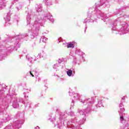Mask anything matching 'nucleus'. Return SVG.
<instances>
[{
  "instance_id": "ea45409f",
  "label": "nucleus",
  "mask_w": 129,
  "mask_h": 129,
  "mask_svg": "<svg viewBox=\"0 0 129 129\" xmlns=\"http://www.w3.org/2000/svg\"><path fill=\"white\" fill-rule=\"evenodd\" d=\"M71 115H72V116L74 115V113L73 112H71Z\"/></svg>"
},
{
  "instance_id": "b1692460",
  "label": "nucleus",
  "mask_w": 129,
  "mask_h": 129,
  "mask_svg": "<svg viewBox=\"0 0 129 129\" xmlns=\"http://www.w3.org/2000/svg\"><path fill=\"white\" fill-rule=\"evenodd\" d=\"M125 9V8H121L118 9V10H116V11L115 12V15H118V14H120V15L121 14V12H122V10H124Z\"/></svg>"
},
{
  "instance_id": "7ed1b4c3",
  "label": "nucleus",
  "mask_w": 129,
  "mask_h": 129,
  "mask_svg": "<svg viewBox=\"0 0 129 129\" xmlns=\"http://www.w3.org/2000/svg\"><path fill=\"white\" fill-rule=\"evenodd\" d=\"M100 4L96 3L95 4V10L92 11L91 13H89L88 15V18L90 19V21H88L87 19H86L84 23H87L88 22L93 23V22L97 20V18L100 19V18H106L107 19V18H108L107 15L105 16L104 13H103L100 10L97 9L98 8H99V7H101L103 5H105L106 7V6H108V1L107 0H100Z\"/></svg>"
},
{
  "instance_id": "a211bd4d",
  "label": "nucleus",
  "mask_w": 129,
  "mask_h": 129,
  "mask_svg": "<svg viewBox=\"0 0 129 129\" xmlns=\"http://www.w3.org/2000/svg\"><path fill=\"white\" fill-rule=\"evenodd\" d=\"M36 12H37V13H40V12H42V5L40 4L37 7H36Z\"/></svg>"
},
{
  "instance_id": "f257e3e1",
  "label": "nucleus",
  "mask_w": 129,
  "mask_h": 129,
  "mask_svg": "<svg viewBox=\"0 0 129 129\" xmlns=\"http://www.w3.org/2000/svg\"><path fill=\"white\" fill-rule=\"evenodd\" d=\"M49 20L51 23H54V19L52 17V15L50 13L45 15L42 17V19H40V16L34 22V24H31V16L29 14L27 17V29L29 32L33 33L35 36L38 35V32L40 30V26H42V24H44L46 21Z\"/></svg>"
},
{
  "instance_id": "c756f323",
  "label": "nucleus",
  "mask_w": 129,
  "mask_h": 129,
  "mask_svg": "<svg viewBox=\"0 0 129 129\" xmlns=\"http://www.w3.org/2000/svg\"><path fill=\"white\" fill-rule=\"evenodd\" d=\"M76 54H79V55H80L81 54H83V52L80 50H77L76 51Z\"/></svg>"
},
{
  "instance_id": "4468645a",
  "label": "nucleus",
  "mask_w": 129,
  "mask_h": 129,
  "mask_svg": "<svg viewBox=\"0 0 129 129\" xmlns=\"http://www.w3.org/2000/svg\"><path fill=\"white\" fill-rule=\"evenodd\" d=\"M4 1L6 0H0V10H3L5 7L6 4H5Z\"/></svg>"
},
{
  "instance_id": "393cba45",
  "label": "nucleus",
  "mask_w": 129,
  "mask_h": 129,
  "mask_svg": "<svg viewBox=\"0 0 129 129\" xmlns=\"http://www.w3.org/2000/svg\"><path fill=\"white\" fill-rule=\"evenodd\" d=\"M47 40H48V38H47L45 36H42L40 39V42H43V43H46V42H47Z\"/></svg>"
},
{
  "instance_id": "dca6fc26",
  "label": "nucleus",
  "mask_w": 129,
  "mask_h": 129,
  "mask_svg": "<svg viewBox=\"0 0 129 129\" xmlns=\"http://www.w3.org/2000/svg\"><path fill=\"white\" fill-rule=\"evenodd\" d=\"M22 8H23V4L22 3L18 4L16 6V10L17 12H19V11H20V10H22Z\"/></svg>"
},
{
  "instance_id": "423d86ee",
  "label": "nucleus",
  "mask_w": 129,
  "mask_h": 129,
  "mask_svg": "<svg viewBox=\"0 0 129 129\" xmlns=\"http://www.w3.org/2000/svg\"><path fill=\"white\" fill-rule=\"evenodd\" d=\"M120 25H121L122 27L119 30V34L120 35H123L124 34H126V33H128L129 32L128 24L125 22H121L120 23Z\"/></svg>"
},
{
  "instance_id": "4c0bfd02",
  "label": "nucleus",
  "mask_w": 129,
  "mask_h": 129,
  "mask_svg": "<svg viewBox=\"0 0 129 129\" xmlns=\"http://www.w3.org/2000/svg\"><path fill=\"white\" fill-rule=\"evenodd\" d=\"M27 106H28V107H29V108L31 107V105H30V104L29 102L27 103Z\"/></svg>"
},
{
  "instance_id": "09e8293b",
  "label": "nucleus",
  "mask_w": 129,
  "mask_h": 129,
  "mask_svg": "<svg viewBox=\"0 0 129 129\" xmlns=\"http://www.w3.org/2000/svg\"><path fill=\"white\" fill-rule=\"evenodd\" d=\"M48 119H50V118H49Z\"/></svg>"
},
{
  "instance_id": "a18cd8bd",
  "label": "nucleus",
  "mask_w": 129,
  "mask_h": 129,
  "mask_svg": "<svg viewBox=\"0 0 129 129\" xmlns=\"http://www.w3.org/2000/svg\"><path fill=\"white\" fill-rule=\"evenodd\" d=\"M86 29H87V27H86V28L85 29V32H86Z\"/></svg>"
},
{
  "instance_id": "9d476101",
  "label": "nucleus",
  "mask_w": 129,
  "mask_h": 129,
  "mask_svg": "<svg viewBox=\"0 0 129 129\" xmlns=\"http://www.w3.org/2000/svg\"><path fill=\"white\" fill-rule=\"evenodd\" d=\"M19 102H23V98H16L14 100L13 103V106L14 108H18V107H19Z\"/></svg>"
},
{
  "instance_id": "8fccbe9b",
  "label": "nucleus",
  "mask_w": 129,
  "mask_h": 129,
  "mask_svg": "<svg viewBox=\"0 0 129 129\" xmlns=\"http://www.w3.org/2000/svg\"><path fill=\"white\" fill-rule=\"evenodd\" d=\"M16 2L18 1V0H15Z\"/></svg>"
},
{
  "instance_id": "c85d7f7f",
  "label": "nucleus",
  "mask_w": 129,
  "mask_h": 129,
  "mask_svg": "<svg viewBox=\"0 0 129 129\" xmlns=\"http://www.w3.org/2000/svg\"><path fill=\"white\" fill-rule=\"evenodd\" d=\"M57 62L58 63H59V64H60L62 62H64V58L62 57V58H59L58 60H57Z\"/></svg>"
},
{
  "instance_id": "49530a36",
  "label": "nucleus",
  "mask_w": 129,
  "mask_h": 129,
  "mask_svg": "<svg viewBox=\"0 0 129 129\" xmlns=\"http://www.w3.org/2000/svg\"><path fill=\"white\" fill-rule=\"evenodd\" d=\"M103 20L104 21V22H105V20L104 19H103Z\"/></svg>"
},
{
  "instance_id": "e433bc0d",
  "label": "nucleus",
  "mask_w": 129,
  "mask_h": 129,
  "mask_svg": "<svg viewBox=\"0 0 129 129\" xmlns=\"http://www.w3.org/2000/svg\"><path fill=\"white\" fill-rule=\"evenodd\" d=\"M30 35H31V39H34V38H35V36H34V35H32L31 34H30Z\"/></svg>"
},
{
  "instance_id": "79ce46f5",
  "label": "nucleus",
  "mask_w": 129,
  "mask_h": 129,
  "mask_svg": "<svg viewBox=\"0 0 129 129\" xmlns=\"http://www.w3.org/2000/svg\"><path fill=\"white\" fill-rule=\"evenodd\" d=\"M62 80H63V79H62V78H60V79H59V81H62Z\"/></svg>"
},
{
  "instance_id": "9b49d317",
  "label": "nucleus",
  "mask_w": 129,
  "mask_h": 129,
  "mask_svg": "<svg viewBox=\"0 0 129 129\" xmlns=\"http://www.w3.org/2000/svg\"><path fill=\"white\" fill-rule=\"evenodd\" d=\"M7 105V102H6V101L3 100L2 101V103L0 104V114L1 113H2V112H3V111H4V109H5V106ZM1 109H2V110L1 111L2 112H1Z\"/></svg>"
},
{
  "instance_id": "cd10ccee",
  "label": "nucleus",
  "mask_w": 129,
  "mask_h": 129,
  "mask_svg": "<svg viewBox=\"0 0 129 129\" xmlns=\"http://www.w3.org/2000/svg\"><path fill=\"white\" fill-rule=\"evenodd\" d=\"M101 106H102V101L100 100L98 101V103L96 105V107H101Z\"/></svg>"
},
{
  "instance_id": "2f4dec72",
  "label": "nucleus",
  "mask_w": 129,
  "mask_h": 129,
  "mask_svg": "<svg viewBox=\"0 0 129 129\" xmlns=\"http://www.w3.org/2000/svg\"><path fill=\"white\" fill-rule=\"evenodd\" d=\"M8 51H12V50H14V48H11V47H9L8 48Z\"/></svg>"
},
{
  "instance_id": "412c9836",
  "label": "nucleus",
  "mask_w": 129,
  "mask_h": 129,
  "mask_svg": "<svg viewBox=\"0 0 129 129\" xmlns=\"http://www.w3.org/2000/svg\"><path fill=\"white\" fill-rule=\"evenodd\" d=\"M60 63H59L58 62L54 64L53 69H55L56 71H57V70L60 69Z\"/></svg>"
},
{
  "instance_id": "37998d69",
  "label": "nucleus",
  "mask_w": 129,
  "mask_h": 129,
  "mask_svg": "<svg viewBox=\"0 0 129 129\" xmlns=\"http://www.w3.org/2000/svg\"><path fill=\"white\" fill-rule=\"evenodd\" d=\"M25 98H28V96L25 95Z\"/></svg>"
},
{
  "instance_id": "5701e85b",
  "label": "nucleus",
  "mask_w": 129,
  "mask_h": 129,
  "mask_svg": "<svg viewBox=\"0 0 129 129\" xmlns=\"http://www.w3.org/2000/svg\"><path fill=\"white\" fill-rule=\"evenodd\" d=\"M67 74L68 76H69V77H73V76H74V75H73V74L72 73V71L71 70H69L67 72Z\"/></svg>"
},
{
  "instance_id": "4be33fe9",
  "label": "nucleus",
  "mask_w": 129,
  "mask_h": 129,
  "mask_svg": "<svg viewBox=\"0 0 129 129\" xmlns=\"http://www.w3.org/2000/svg\"><path fill=\"white\" fill-rule=\"evenodd\" d=\"M44 3L47 5V6H51L52 5V2L53 0H43Z\"/></svg>"
},
{
  "instance_id": "a19ab883",
  "label": "nucleus",
  "mask_w": 129,
  "mask_h": 129,
  "mask_svg": "<svg viewBox=\"0 0 129 129\" xmlns=\"http://www.w3.org/2000/svg\"><path fill=\"white\" fill-rule=\"evenodd\" d=\"M35 129H40V127H39V126H36V127H35Z\"/></svg>"
},
{
  "instance_id": "bb28decb",
  "label": "nucleus",
  "mask_w": 129,
  "mask_h": 129,
  "mask_svg": "<svg viewBox=\"0 0 129 129\" xmlns=\"http://www.w3.org/2000/svg\"><path fill=\"white\" fill-rule=\"evenodd\" d=\"M66 114H65V113L60 114L59 119L63 120V118H65V117H66Z\"/></svg>"
},
{
  "instance_id": "c9c22d12",
  "label": "nucleus",
  "mask_w": 129,
  "mask_h": 129,
  "mask_svg": "<svg viewBox=\"0 0 129 129\" xmlns=\"http://www.w3.org/2000/svg\"><path fill=\"white\" fill-rule=\"evenodd\" d=\"M116 28H115V27H113L112 28V31H116Z\"/></svg>"
},
{
  "instance_id": "aec40b11",
  "label": "nucleus",
  "mask_w": 129,
  "mask_h": 129,
  "mask_svg": "<svg viewBox=\"0 0 129 129\" xmlns=\"http://www.w3.org/2000/svg\"><path fill=\"white\" fill-rule=\"evenodd\" d=\"M32 73H35L34 76L36 77V80L38 81H40V80H41V78L38 77L39 76V73L37 71L35 70V72H33Z\"/></svg>"
},
{
  "instance_id": "39448f33",
  "label": "nucleus",
  "mask_w": 129,
  "mask_h": 129,
  "mask_svg": "<svg viewBox=\"0 0 129 129\" xmlns=\"http://www.w3.org/2000/svg\"><path fill=\"white\" fill-rule=\"evenodd\" d=\"M46 56V54L44 51H42L41 52H40L38 55L36 56L35 55L32 56V57H29V55H26V57L27 60L30 62V63H32L33 61H37V60L40 59L41 57L42 58L45 57Z\"/></svg>"
},
{
  "instance_id": "0eeeda50",
  "label": "nucleus",
  "mask_w": 129,
  "mask_h": 129,
  "mask_svg": "<svg viewBox=\"0 0 129 129\" xmlns=\"http://www.w3.org/2000/svg\"><path fill=\"white\" fill-rule=\"evenodd\" d=\"M1 117V121H0V127H2L3 125H4V123H6L8 122V121H10V120L11 119V116L9 115L3 114V117L0 115Z\"/></svg>"
},
{
  "instance_id": "f8f14e48",
  "label": "nucleus",
  "mask_w": 129,
  "mask_h": 129,
  "mask_svg": "<svg viewBox=\"0 0 129 129\" xmlns=\"http://www.w3.org/2000/svg\"><path fill=\"white\" fill-rule=\"evenodd\" d=\"M4 48L3 46L0 47V61L2 60L3 58V56H4V54H5V50L3 49Z\"/></svg>"
},
{
  "instance_id": "20e7f679",
  "label": "nucleus",
  "mask_w": 129,
  "mask_h": 129,
  "mask_svg": "<svg viewBox=\"0 0 129 129\" xmlns=\"http://www.w3.org/2000/svg\"><path fill=\"white\" fill-rule=\"evenodd\" d=\"M28 34H24L17 35L14 38H13V40L14 41V49L15 50H18V48H20V43H19L20 41V39H24L25 37H28Z\"/></svg>"
},
{
  "instance_id": "58836bf2",
  "label": "nucleus",
  "mask_w": 129,
  "mask_h": 129,
  "mask_svg": "<svg viewBox=\"0 0 129 129\" xmlns=\"http://www.w3.org/2000/svg\"><path fill=\"white\" fill-rule=\"evenodd\" d=\"M72 104H71V106H73V105H74V100H72Z\"/></svg>"
},
{
  "instance_id": "6ab92c4d",
  "label": "nucleus",
  "mask_w": 129,
  "mask_h": 129,
  "mask_svg": "<svg viewBox=\"0 0 129 129\" xmlns=\"http://www.w3.org/2000/svg\"><path fill=\"white\" fill-rule=\"evenodd\" d=\"M75 42H70V43H66L67 48H74V43Z\"/></svg>"
},
{
  "instance_id": "1a4fd4ad",
  "label": "nucleus",
  "mask_w": 129,
  "mask_h": 129,
  "mask_svg": "<svg viewBox=\"0 0 129 129\" xmlns=\"http://www.w3.org/2000/svg\"><path fill=\"white\" fill-rule=\"evenodd\" d=\"M75 119H73L67 122V126L68 129H77V126H75Z\"/></svg>"
},
{
  "instance_id": "c03bdc74",
  "label": "nucleus",
  "mask_w": 129,
  "mask_h": 129,
  "mask_svg": "<svg viewBox=\"0 0 129 129\" xmlns=\"http://www.w3.org/2000/svg\"><path fill=\"white\" fill-rule=\"evenodd\" d=\"M70 95H71V96L72 95V93L70 92Z\"/></svg>"
},
{
  "instance_id": "f3484780",
  "label": "nucleus",
  "mask_w": 129,
  "mask_h": 129,
  "mask_svg": "<svg viewBox=\"0 0 129 129\" xmlns=\"http://www.w3.org/2000/svg\"><path fill=\"white\" fill-rule=\"evenodd\" d=\"M124 17V16H123V17H121L120 18H118L117 19L115 20L113 23V25H114V27H115V26H116L117 24L119 23V21L121 20V19H122V18H123Z\"/></svg>"
},
{
  "instance_id": "473e14b6",
  "label": "nucleus",
  "mask_w": 129,
  "mask_h": 129,
  "mask_svg": "<svg viewBox=\"0 0 129 129\" xmlns=\"http://www.w3.org/2000/svg\"><path fill=\"white\" fill-rule=\"evenodd\" d=\"M0 93H1V94H4V93H5V91H4V90H1L0 91Z\"/></svg>"
},
{
  "instance_id": "6e6552de",
  "label": "nucleus",
  "mask_w": 129,
  "mask_h": 129,
  "mask_svg": "<svg viewBox=\"0 0 129 129\" xmlns=\"http://www.w3.org/2000/svg\"><path fill=\"white\" fill-rule=\"evenodd\" d=\"M120 110L119 111V113L120 115V120L121 123H123L124 122V118H123V112H124V108L123 107V105L122 103H120L119 105Z\"/></svg>"
},
{
  "instance_id": "ddd939ff",
  "label": "nucleus",
  "mask_w": 129,
  "mask_h": 129,
  "mask_svg": "<svg viewBox=\"0 0 129 129\" xmlns=\"http://www.w3.org/2000/svg\"><path fill=\"white\" fill-rule=\"evenodd\" d=\"M4 20H5L6 22V26H7V23H8V22H10V21H11V17L10 16V15L7 14L6 16H5L4 17Z\"/></svg>"
},
{
  "instance_id": "72a5a7b5",
  "label": "nucleus",
  "mask_w": 129,
  "mask_h": 129,
  "mask_svg": "<svg viewBox=\"0 0 129 129\" xmlns=\"http://www.w3.org/2000/svg\"><path fill=\"white\" fill-rule=\"evenodd\" d=\"M73 63H74V64H76V63H77V60H76V58H75L74 59Z\"/></svg>"
},
{
  "instance_id": "7c9ffc66",
  "label": "nucleus",
  "mask_w": 129,
  "mask_h": 129,
  "mask_svg": "<svg viewBox=\"0 0 129 129\" xmlns=\"http://www.w3.org/2000/svg\"><path fill=\"white\" fill-rule=\"evenodd\" d=\"M29 90H26V89H24V94H26V93H29Z\"/></svg>"
},
{
  "instance_id": "a878e982",
  "label": "nucleus",
  "mask_w": 129,
  "mask_h": 129,
  "mask_svg": "<svg viewBox=\"0 0 129 129\" xmlns=\"http://www.w3.org/2000/svg\"><path fill=\"white\" fill-rule=\"evenodd\" d=\"M33 72H35V71L29 72L27 73V75H28V76H32V77H35V73H33Z\"/></svg>"
},
{
  "instance_id": "de8ad7c7",
  "label": "nucleus",
  "mask_w": 129,
  "mask_h": 129,
  "mask_svg": "<svg viewBox=\"0 0 129 129\" xmlns=\"http://www.w3.org/2000/svg\"><path fill=\"white\" fill-rule=\"evenodd\" d=\"M60 68H61V69H62V68H63V67H60Z\"/></svg>"
},
{
  "instance_id": "2eb2a0df",
  "label": "nucleus",
  "mask_w": 129,
  "mask_h": 129,
  "mask_svg": "<svg viewBox=\"0 0 129 129\" xmlns=\"http://www.w3.org/2000/svg\"><path fill=\"white\" fill-rule=\"evenodd\" d=\"M65 123H67L66 121H62V124L60 125V124H58V127L60 129H65Z\"/></svg>"
},
{
  "instance_id": "f704fd0d",
  "label": "nucleus",
  "mask_w": 129,
  "mask_h": 129,
  "mask_svg": "<svg viewBox=\"0 0 129 129\" xmlns=\"http://www.w3.org/2000/svg\"><path fill=\"white\" fill-rule=\"evenodd\" d=\"M124 99H125V97H123L122 98V102H124Z\"/></svg>"
},
{
  "instance_id": "f03ea898",
  "label": "nucleus",
  "mask_w": 129,
  "mask_h": 129,
  "mask_svg": "<svg viewBox=\"0 0 129 129\" xmlns=\"http://www.w3.org/2000/svg\"><path fill=\"white\" fill-rule=\"evenodd\" d=\"M74 97L75 99H78L80 100V102H82L84 105L85 106L86 110H78V112H80V114L83 115L84 118L82 120L79 121V124H83L84 122H85V120L86 119L85 118V116H86V113H88L90 110L91 109V107L92 106V104L94 103V99L93 98L83 99V97L80 96L79 94H74Z\"/></svg>"
}]
</instances>
